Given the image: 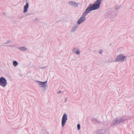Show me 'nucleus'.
Here are the masks:
<instances>
[{
	"label": "nucleus",
	"mask_w": 134,
	"mask_h": 134,
	"mask_svg": "<svg viewBox=\"0 0 134 134\" xmlns=\"http://www.w3.org/2000/svg\"><path fill=\"white\" fill-rule=\"evenodd\" d=\"M102 0H97L93 4H90L86 8L83 12L82 16L77 21V24L79 25L86 20V16L90 12L99 9Z\"/></svg>",
	"instance_id": "f257e3e1"
},
{
	"label": "nucleus",
	"mask_w": 134,
	"mask_h": 134,
	"mask_svg": "<svg viewBox=\"0 0 134 134\" xmlns=\"http://www.w3.org/2000/svg\"><path fill=\"white\" fill-rule=\"evenodd\" d=\"M125 120V119L123 117H119L116 118L114 120L113 122L111 123L110 126L114 127L115 126L116 124L123 122Z\"/></svg>",
	"instance_id": "f03ea898"
},
{
	"label": "nucleus",
	"mask_w": 134,
	"mask_h": 134,
	"mask_svg": "<svg viewBox=\"0 0 134 134\" xmlns=\"http://www.w3.org/2000/svg\"><path fill=\"white\" fill-rule=\"evenodd\" d=\"M126 57H127L124 55L123 54H120L117 56L116 59L114 61V62H123L124 61H126Z\"/></svg>",
	"instance_id": "7ed1b4c3"
},
{
	"label": "nucleus",
	"mask_w": 134,
	"mask_h": 134,
	"mask_svg": "<svg viewBox=\"0 0 134 134\" xmlns=\"http://www.w3.org/2000/svg\"><path fill=\"white\" fill-rule=\"evenodd\" d=\"M36 82L39 84L41 87L43 88V92L46 91L47 87L46 83L47 82V81L44 82H42L39 81H36Z\"/></svg>",
	"instance_id": "20e7f679"
},
{
	"label": "nucleus",
	"mask_w": 134,
	"mask_h": 134,
	"mask_svg": "<svg viewBox=\"0 0 134 134\" xmlns=\"http://www.w3.org/2000/svg\"><path fill=\"white\" fill-rule=\"evenodd\" d=\"M67 116V115L65 113L63 116L62 120V127H63L65 125L68 119Z\"/></svg>",
	"instance_id": "39448f33"
},
{
	"label": "nucleus",
	"mask_w": 134,
	"mask_h": 134,
	"mask_svg": "<svg viewBox=\"0 0 134 134\" xmlns=\"http://www.w3.org/2000/svg\"><path fill=\"white\" fill-rule=\"evenodd\" d=\"M7 84L6 79L3 77L0 78V85L3 87H5Z\"/></svg>",
	"instance_id": "423d86ee"
},
{
	"label": "nucleus",
	"mask_w": 134,
	"mask_h": 134,
	"mask_svg": "<svg viewBox=\"0 0 134 134\" xmlns=\"http://www.w3.org/2000/svg\"><path fill=\"white\" fill-rule=\"evenodd\" d=\"M99 134H109V129L107 128L105 130L102 129L100 130L99 131Z\"/></svg>",
	"instance_id": "0eeeda50"
},
{
	"label": "nucleus",
	"mask_w": 134,
	"mask_h": 134,
	"mask_svg": "<svg viewBox=\"0 0 134 134\" xmlns=\"http://www.w3.org/2000/svg\"><path fill=\"white\" fill-rule=\"evenodd\" d=\"M79 27V25L77 24H76L75 26H73L70 30V32H74Z\"/></svg>",
	"instance_id": "6e6552de"
},
{
	"label": "nucleus",
	"mask_w": 134,
	"mask_h": 134,
	"mask_svg": "<svg viewBox=\"0 0 134 134\" xmlns=\"http://www.w3.org/2000/svg\"><path fill=\"white\" fill-rule=\"evenodd\" d=\"M91 120L96 125L100 124V121L97 118L95 119L94 118H92Z\"/></svg>",
	"instance_id": "1a4fd4ad"
},
{
	"label": "nucleus",
	"mask_w": 134,
	"mask_h": 134,
	"mask_svg": "<svg viewBox=\"0 0 134 134\" xmlns=\"http://www.w3.org/2000/svg\"><path fill=\"white\" fill-rule=\"evenodd\" d=\"M69 4L73 7H77L78 6V4L75 2H74L73 1H70L68 2Z\"/></svg>",
	"instance_id": "9d476101"
},
{
	"label": "nucleus",
	"mask_w": 134,
	"mask_h": 134,
	"mask_svg": "<svg viewBox=\"0 0 134 134\" xmlns=\"http://www.w3.org/2000/svg\"><path fill=\"white\" fill-rule=\"evenodd\" d=\"M18 49L19 50L23 51H25L27 49L24 46L21 47H19L18 48Z\"/></svg>",
	"instance_id": "9b49d317"
},
{
	"label": "nucleus",
	"mask_w": 134,
	"mask_h": 134,
	"mask_svg": "<svg viewBox=\"0 0 134 134\" xmlns=\"http://www.w3.org/2000/svg\"><path fill=\"white\" fill-rule=\"evenodd\" d=\"M106 16L108 18H114V17L113 18V17H112V14L111 13H108L107 14Z\"/></svg>",
	"instance_id": "f8f14e48"
},
{
	"label": "nucleus",
	"mask_w": 134,
	"mask_h": 134,
	"mask_svg": "<svg viewBox=\"0 0 134 134\" xmlns=\"http://www.w3.org/2000/svg\"><path fill=\"white\" fill-rule=\"evenodd\" d=\"M13 64L14 66H16L18 65V63L17 61L14 60L13 62Z\"/></svg>",
	"instance_id": "ddd939ff"
},
{
	"label": "nucleus",
	"mask_w": 134,
	"mask_h": 134,
	"mask_svg": "<svg viewBox=\"0 0 134 134\" xmlns=\"http://www.w3.org/2000/svg\"><path fill=\"white\" fill-rule=\"evenodd\" d=\"M75 53L77 55H78L80 54V52L79 50H77L75 52Z\"/></svg>",
	"instance_id": "4468645a"
},
{
	"label": "nucleus",
	"mask_w": 134,
	"mask_h": 134,
	"mask_svg": "<svg viewBox=\"0 0 134 134\" xmlns=\"http://www.w3.org/2000/svg\"><path fill=\"white\" fill-rule=\"evenodd\" d=\"M77 129L78 130H79L80 129V125L79 124H78L77 125Z\"/></svg>",
	"instance_id": "2eb2a0df"
},
{
	"label": "nucleus",
	"mask_w": 134,
	"mask_h": 134,
	"mask_svg": "<svg viewBox=\"0 0 134 134\" xmlns=\"http://www.w3.org/2000/svg\"><path fill=\"white\" fill-rule=\"evenodd\" d=\"M99 52L100 54H101L103 52V51L102 49H100Z\"/></svg>",
	"instance_id": "dca6fc26"
},
{
	"label": "nucleus",
	"mask_w": 134,
	"mask_h": 134,
	"mask_svg": "<svg viewBox=\"0 0 134 134\" xmlns=\"http://www.w3.org/2000/svg\"><path fill=\"white\" fill-rule=\"evenodd\" d=\"M32 14H33L32 13H27L26 15H29Z\"/></svg>",
	"instance_id": "f3484780"
},
{
	"label": "nucleus",
	"mask_w": 134,
	"mask_h": 134,
	"mask_svg": "<svg viewBox=\"0 0 134 134\" xmlns=\"http://www.w3.org/2000/svg\"><path fill=\"white\" fill-rule=\"evenodd\" d=\"M46 67L47 66H45L43 67H40V68H41L42 69H44L46 68Z\"/></svg>",
	"instance_id": "a211bd4d"
},
{
	"label": "nucleus",
	"mask_w": 134,
	"mask_h": 134,
	"mask_svg": "<svg viewBox=\"0 0 134 134\" xmlns=\"http://www.w3.org/2000/svg\"><path fill=\"white\" fill-rule=\"evenodd\" d=\"M10 42H11V41L10 40H8L6 42V43H5V44H7V43H9Z\"/></svg>",
	"instance_id": "6ab92c4d"
},
{
	"label": "nucleus",
	"mask_w": 134,
	"mask_h": 134,
	"mask_svg": "<svg viewBox=\"0 0 134 134\" xmlns=\"http://www.w3.org/2000/svg\"><path fill=\"white\" fill-rule=\"evenodd\" d=\"M120 8V7H115V9L116 10H118Z\"/></svg>",
	"instance_id": "aec40b11"
},
{
	"label": "nucleus",
	"mask_w": 134,
	"mask_h": 134,
	"mask_svg": "<svg viewBox=\"0 0 134 134\" xmlns=\"http://www.w3.org/2000/svg\"><path fill=\"white\" fill-rule=\"evenodd\" d=\"M76 49V48H74L72 50V51L75 52V49Z\"/></svg>",
	"instance_id": "412c9836"
},
{
	"label": "nucleus",
	"mask_w": 134,
	"mask_h": 134,
	"mask_svg": "<svg viewBox=\"0 0 134 134\" xmlns=\"http://www.w3.org/2000/svg\"><path fill=\"white\" fill-rule=\"evenodd\" d=\"M67 98L66 97L65 98V102H66L67 101Z\"/></svg>",
	"instance_id": "4be33fe9"
},
{
	"label": "nucleus",
	"mask_w": 134,
	"mask_h": 134,
	"mask_svg": "<svg viewBox=\"0 0 134 134\" xmlns=\"http://www.w3.org/2000/svg\"><path fill=\"white\" fill-rule=\"evenodd\" d=\"M61 92V91H60L58 93V94H59Z\"/></svg>",
	"instance_id": "5701e85b"
},
{
	"label": "nucleus",
	"mask_w": 134,
	"mask_h": 134,
	"mask_svg": "<svg viewBox=\"0 0 134 134\" xmlns=\"http://www.w3.org/2000/svg\"><path fill=\"white\" fill-rule=\"evenodd\" d=\"M23 18V17H20V18Z\"/></svg>",
	"instance_id": "b1692460"
},
{
	"label": "nucleus",
	"mask_w": 134,
	"mask_h": 134,
	"mask_svg": "<svg viewBox=\"0 0 134 134\" xmlns=\"http://www.w3.org/2000/svg\"><path fill=\"white\" fill-rule=\"evenodd\" d=\"M37 19H38V18H36V20H37Z\"/></svg>",
	"instance_id": "393cba45"
}]
</instances>
